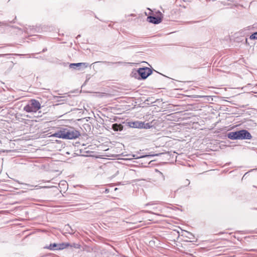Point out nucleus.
Returning <instances> with one entry per match:
<instances>
[{
  "label": "nucleus",
  "mask_w": 257,
  "mask_h": 257,
  "mask_svg": "<svg viewBox=\"0 0 257 257\" xmlns=\"http://www.w3.org/2000/svg\"><path fill=\"white\" fill-rule=\"evenodd\" d=\"M134 159H149L152 158V157L156 156H159V154H152V155H141V156H137V155H132Z\"/></svg>",
  "instance_id": "10"
},
{
  "label": "nucleus",
  "mask_w": 257,
  "mask_h": 257,
  "mask_svg": "<svg viewBox=\"0 0 257 257\" xmlns=\"http://www.w3.org/2000/svg\"><path fill=\"white\" fill-rule=\"evenodd\" d=\"M110 128L115 132H120L123 130V126L120 123H115L111 125Z\"/></svg>",
  "instance_id": "9"
},
{
  "label": "nucleus",
  "mask_w": 257,
  "mask_h": 257,
  "mask_svg": "<svg viewBox=\"0 0 257 257\" xmlns=\"http://www.w3.org/2000/svg\"><path fill=\"white\" fill-rule=\"evenodd\" d=\"M25 185L26 186H27L28 187H35V188H36L37 189H39V188H52V187H54V186H51V187H48V186H40L39 185H36V186H34V185H31L30 184H25Z\"/></svg>",
  "instance_id": "12"
},
{
  "label": "nucleus",
  "mask_w": 257,
  "mask_h": 257,
  "mask_svg": "<svg viewBox=\"0 0 257 257\" xmlns=\"http://www.w3.org/2000/svg\"><path fill=\"white\" fill-rule=\"evenodd\" d=\"M116 119H117V117H114V118H110V121L111 122H115L116 121Z\"/></svg>",
  "instance_id": "20"
},
{
  "label": "nucleus",
  "mask_w": 257,
  "mask_h": 257,
  "mask_svg": "<svg viewBox=\"0 0 257 257\" xmlns=\"http://www.w3.org/2000/svg\"><path fill=\"white\" fill-rule=\"evenodd\" d=\"M127 124L128 126H129L130 127L141 128L142 126V121H129L127 122Z\"/></svg>",
  "instance_id": "8"
},
{
  "label": "nucleus",
  "mask_w": 257,
  "mask_h": 257,
  "mask_svg": "<svg viewBox=\"0 0 257 257\" xmlns=\"http://www.w3.org/2000/svg\"><path fill=\"white\" fill-rule=\"evenodd\" d=\"M135 47V46H130L131 48H133V47Z\"/></svg>",
  "instance_id": "35"
},
{
  "label": "nucleus",
  "mask_w": 257,
  "mask_h": 257,
  "mask_svg": "<svg viewBox=\"0 0 257 257\" xmlns=\"http://www.w3.org/2000/svg\"><path fill=\"white\" fill-rule=\"evenodd\" d=\"M226 1L228 2L233 3L234 4H237L238 2L237 0H226Z\"/></svg>",
  "instance_id": "19"
},
{
  "label": "nucleus",
  "mask_w": 257,
  "mask_h": 257,
  "mask_svg": "<svg viewBox=\"0 0 257 257\" xmlns=\"http://www.w3.org/2000/svg\"><path fill=\"white\" fill-rule=\"evenodd\" d=\"M244 239H249L250 240H254L255 239V238L253 236H245L244 237Z\"/></svg>",
  "instance_id": "17"
},
{
  "label": "nucleus",
  "mask_w": 257,
  "mask_h": 257,
  "mask_svg": "<svg viewBox=\"0 0 257 257\" xmlns=\"http://www.w3.org/2000/svg\"><path fill=\"white\" fill-rule=\"evenodd\" d=\"M125 241H135L134 236H129L127 238L125 239Z\"/></svg>",
  "instance_id": "16"
},
{
  "label": "nucleus",
  "mask_w": 257,
  "mask_h": 257,
  "mask_svg": "<svg viewBox=\"0 0 257 257\" xmlns=\"http://www.w3.org/2000/svg\"><path fill=\"white\" fill-rule=\"evenodd\" d=\"M80 136V132L73 127H61L52 135L53 137L65 140L75 139Z\"/></svg>",
  "instance_id": "1"
},
{
  "label": "nucleus",
  "mask_w": 257,
  "mask_h": 257,
  "mask_svg": "<svg viewBox=\"0 0 257 257\" xmlns=\"http://www.w3.org/2000/svg\"><path fill=\"white\" fill-rule=\"evenodd\" d=\"M153 209H154V210H158V208H157V207H154V208H153Z\"/></svg>",
  "instance_id": "31"
},
{
  "label": "nucleus",
  "mask_w": 257,
  "mask_h": 257,
  "mask_svg": "<svg viewBox=\"0 0 257 257\" xmlns=\"http://www.w3.org/2000/svg\"><path fill=\"white\" fill-rule=\"evenodd\" d=\"M109 189H105V191H104V192L105 193H108L109 192Z\"/></svg>",
  "instance_id": "28"
},
{
  "label": "nucleus",
  "mask_w": 257,
  "mask_h": 257,
  "mask_svg": "<svg viewBox=\"0 0 257 257\" xmlns=\"http://www.w3.org/2000/svg\"><path fill=\"white\" fill-rule=\"evenodd\" d=\"M178 237L179 236V232H178Z\"/></svg>",
  "instance_id": "40"
},
{
  "label": "nucleus",
  "mask_w": 257,
  "mask_h": 257,
  "mask_svg": "<svg viewBox=\"0 0 257 257\" xmlns=\"http://www.w3.org/2000/svg\"><path fill=\"white\" fill-rule=\"evenodd\" d=\"M249 39L250 40H257V32H254L250 35Z\"/></svg>",
  "instance_id": "15"
},
{
  "label": "nucleus",
  "mask_w": 257,
  "mask_h": 257,
  "mask_svg": "<svg viewBox=\"0 0 257 257\" xmlns=\"http://www.w3.org/2000/svg\"><path fill=\"white\" fill-rule=\"evenodd\" d=\"M6 25V23L3 22H0V26H5Z\"/></svg>",
  "instance_id": "25"
},
{
  "label": "nucleus",
  "mask_w": 257,
  "mask_h": 257,
  "mask_svg": "<svg viewBox=\"0 0 257 257\" xmlns=\"http://www.w3.org/2000/svg\"><path fill=\"white\" fill-rule=\"evenodd\" d=\"M153 72L152 69L147 67H141L137 70L134 69L131 73L132 77L140 80H145Z\"/></svg>",
  "instance_id": "3"
},
{
  "label": "nucleus",
  "mask_w": 257,
  "mask_h": 257,
  "mask_svg": "<svg viewBox=\"0 0 257 257\" xmlns=\"http://www.w3.org/2000/svg\"><path fill=\"white\" fill-rule=\"evenodd\" d=\"M146 212H148L149 213H151V214H156V215H159L158 213H154L153 212H152V211H146Z\"/></svg>",
  "instance_id": "23"
},
{
  "label": "nucleus",
  "mask_w": 257,
  "mask_h": 257,
  "mask_svg": "<svg viewBox=\"0 0 257 257\" xmlns=\"http://www.w3.org/2000/svg\"><path fill=\"white\" fill-rule=\"evenodd\" d=\"M121 63L120 62H116V63Z\"/></svg>",
  "instance_id": "39"
},
{
  "label": "nucleus",
  "mask_w": 257,
  "mask_h": 257,
  "mask_svg": "<svg viewBox=\"0 0 257 257\" xmlns=\"http://www.w3.org/2000/svg\"><path fill=\"white\" fill-rule=\"evenodd\" d=\"M153 204H154V203H153L152 202H149V203H147L146 204H145V206L152 205H153Z\"/></svg>",
  "instance_id": "24"
},
{
  "label": "nucleus",
  "mask_w": 257,
  "mask_h": 257,
  "mask_svg": "<svg viewBox=\"0 0 257 257\" xmlns=\"http://www.w3.org/2000/svg\"><path fill=\"white\" fill-rule=\"evenodd\" d=\"M190 184V181L188 179H186L185 181V184L186 186H187L188 185H189Z\"/></svg>",
  "instance_id": "22"
},
{
  "label": "nucleus",
  "mask_w": 257,
  "mask_h": 257,
  "mask_svg": "<svg viewBox=\"0 0 257 257\" xmlns=\"http://www.w3.org/2000/svg\"><path fill=\"white\" fill-rule=\"evenodd\" d=\"M69 246V243H51L49 245V246H47L44 247L45 248H47L50 250H58V249H63L65 248L66 247Z\"/></svg>",
  "instance_id": "6"
},
{
  "label": "nucleus",
  "mask_w": 257,
  "mask_h": 257,
  "mask_svg": "<svg viewBox=\"0 0 257 257\" xmlns=\"http://www.w3.org/2000/svg\"><path fill=\"white\" fill-rule=\"evenodd\" d=\"M252 28V27L251 26H248V27H247L246 29V30H251Z\"/></svg>",
  "instance_id": "27"
},
{
  "label": "nucleus",
  "mask_w": 257,
  "mask_h": 257,
  "mask_svg": "<svg viewBox=\"0 0 257 257\" xmlns=\"http://www.w3.org/2000/svg\"><path fill=\"white\" fill-rule=\"evenodd\" d=\"M71 246H73L75 248H80L81 245L78 243H74L72 245H70Z\"/></svg>",
  "instance_id": "18"
},
{
  "label": "nucleus",
  "mask_w": 257,
  "mask_h": 257,
  "mask_svg": "<svg viewBox=\"0 0 257 257\" xmlns=\"http://www.w3.org/2000/svg\"><path fill=\"white\" fill-rule=\"evenodd\" d=\"M227 137L228 139L232 140H250L252 138L250 133L244 129L229 132L227 134Z\"/></svg>",
  "instance_id": "2"
},
{
  "label": "nucleus",
  "mask_w": 257,
  "mask_h": 257,
  "mask_svg": "<svg viewBox=\"0 0 257 257\" xmlns=\"http://www.w3.org/2000/svg\"><path fill=\"white\" fill-rule=\"evenodd\" d=\"M65 229L68 231L69 233L72 234L74 233V229H73L69 224H67L65 226Z\"/></svg>",
  "instance_id": "13"
},
{
  "label": "nucleus",
  "mask_w": 257,
  "mask_h": 257,
  "mask_svg": "<svg viewBox=\"0 0 257 257\" xmlns=\"http://www.w3.org/2000/svg\"><path fill=\"white\" fill-rule=\"evenodd\" d=\"M88 63H70L69 67L75 69L80 70V67H82L84 68L87 67Z\"/></svg>",
  "instance_id": "7"
},
{
  "label": "nucleus",
  "mask_w": 257,
  "mask_h": 257,
  "mask_svg": "<svg viewBox=\"0 0 257 257\" xmlns=\"http://www.w3.org/2000/svg\"><path fill=\"white\" fill-rule=\"evenodd\" d=\"M254 86L257 87V83L255 84Z\"/></svg>",
  "instance_id": "37"
},
{
  "label": "nucleus",
  "mask_w": 257,
  "mask_h": 257,
  "mask_svg": "<svg viewBox=\"0 0 257 257\" xmlns=\"http://www.w3.org/2000/svg\"><path fill=\"white\" fill-rule=\"evenodd\" d=\"M80 37H81L80 35H77L76 38L78 39V38H79Z\"/></svg>",
  "instance_id": "32"
},
{
  "label": "nucleus",
  "mask_w": 257,
  "mask_h": 257,
  "mask_svg": "<svg viewBox=\"0 0 257 257\" xmlns=\"http://www.w3.org/2000/svg\"><path fill=\"white\" fill-rule=\"evenodd\" d=\"M47 50V48H44L43 49V50L42 51V52H46V51Z\"/></svg>",
  "instance_id": "30"
},
{
  "label": "nucleus",
  "mask_w": 257,
  "mask_h": 257,
  "mask_svg": "<svg viewBox=\"0 0 257 257\" xmlns=\"http://www.w3.org/2000/svg\"><path fill=\"white\" fill-rule=\"evenodd\" d=\"M243 44H245L246 46H249V43L248 42V40H247V38H245V41L243 43Z\"/></svg>",
  "instance_id": "21"
},
{
  "label": "nucleus",
  "mask_w": 257,
  "mask_h": 257,
  "mask_svg": "<svg viewBox=\"0 0 257 257\" xmlns=\"http://www.w3.org/2000/svg\"><path fill=\"white\" fill-rule=\"evenodd\" d=\"M41 108V104L37 100L31 99L29 103L24 107V110L27 112H36Z\"/></svg>",
  "instance_id": "4"
},
{
  "label": "nucleus",
  "mask_w": 257,
  "mask_h": 257,
  "mask_svg": "<svg viewBox=\"0 0 257 257\" xmlns=\"http://www.w3.org/2000/svg\"><path fill=\"white\" fill-rule=\"evenodd\" d=\"M230 164H231V162L226 163L224 165V166H227L229 165Z\"/></svg>",
  "instance_id": "29"
},
{
  "label": "nucleus",
  "mask_w": 257,
  "mask_h": 257,
  "mask_svg": "<svg viewBox=\"0 0 257 257\" xmlns=\"http://www.w3.org/2000/svg\"><path fill=\"white\" fill-rule=\"evenodd\" d=\"M171 241H175L176 240L175 239H174L173 240H171Z\"/></svg>",
  "instance_id": "36"
},
{
  "label": "nucleus",
  "mask_w": 257,
  "mask_h": 257,
  "mask_svg": "<svg viewBox=\"0 0 257 257\" xmlns=\"http://www.w3.org/2000/svg\"><path fill=\"white\" fill-rule=\"evenodd\" d=\"M141 128H150L151 127V125L149 123H145V122L142 121L141 124Z\"/></svg>",
  "instance_id": "14"
},
{
  "label": "nucleus",
  "mask_w": 257,
  "mask_h": 257,
  "mask_svg": "<svg viewBox=\"0 0 257 257\" xmlns=\"http://www.w3.org/2000/svg\"><path fill=\"white\" fill-rule=\"evenodd\" d=\"M237 240H238V241H241V240H242V239H239V238H237Z\"/></svg>",
  "instance_id": "34"
},
{
  "label": "nucleus",
  "mask_w": 257,
  "mask_h": 257,
  "mask_svg": "<svg viewBox=\"0 0 257 257\" xmlns=\"http://www.w3.org/2000/svg\"><path fill=\"white\" fill-rule=\"evenodd\" d=\"M222 3L224 5H229V3H227L225 1L222 2Z\"/></svg>",
  "instance_id": "26"
},
{
  "label": "nucleus",
  "mask_w": 257,
  "mask_h": 257,
  "mask_svg": "<svg viewBox=\"0 0 257 257\" xmlns=\"http://www.w3.org/2000/svg\"><path fill=\"white\" fill-rule=\"evenodd\" d=\"M156 173V176L161 181H164L165 180V176L163 173L159 171L158 169H155Z\"/></svg>",
  "instance_id": "11"
},
{
  "label": "nucleus",
  "mask_w": 257,
  "mask_h": 257,
  "mask_svg": "<svg viewBox=\"0 0 257 257\" xmlns=\"http://www.w3.org/2000/svg\"><path fill=\"white\" fill-rule=\"evenodd\" d=\"M243 40H240L239 41L242 42Z\"/></svg>",
  "instance_id": "41"
},
{
  "label": "nucleus",
  "mask_w": 257,
  "mask_h": 257,
  "mask_svg": "<svg viewBox=\"0 0 257 257\" xmlns=\"http://www.w3.org/2000/svg\"><path fill=\"white\" fill-rule=\"evenodd\" d=\"M223 241H229V240L227 239H224Z\"/></svg>",
  "instance_id": "33"
},
{
  "label": "nucleus",
  "mask_w": 257,
  "mask_h": 257,
  "mask_svg": "<svg viewBox=\"0 0 257 257\" xmlns=\"http://www.w3.org/2000/svg\"><path fill=\"white\" fill-rule=\"evenodd\" d=\"M183 241H188V240H183Z\"/></svg>",
  "instance_id": "38"
},
{
  "label": "nucleus",
  "mask_w": 257,
  "mask_h": 257,
  "mask_svg": "<svg viewBox=\"0 0 257 257\" xmlns=\"http://www.w3.org/2000/svg\"><path fill=\"white\" fill-rule=\"evenodd\" d=\"M158 15L156 16H150L147 17V21L150 23L154 24H160L163 19V15L160 12H158Z\"/></svg>",
  "instance_id": "5"
}]
</instances>
